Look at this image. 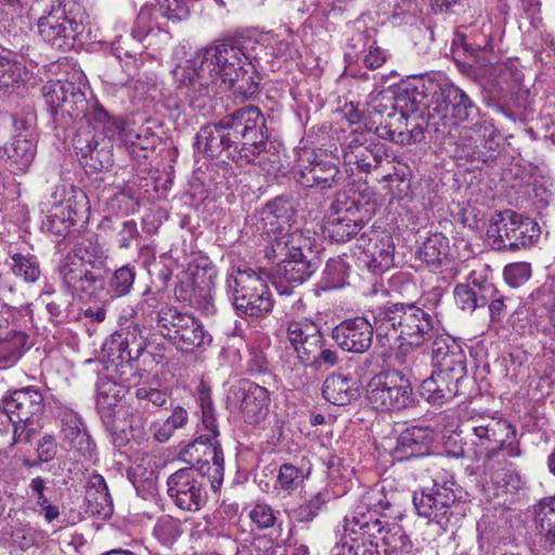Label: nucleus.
Segmentation results:
<instances>
[{"label": "nucleus", "instance_id": "32", "mask_svg": "<svg viewBox=\"0 0 555 555\" xmlns=\"http://www.w3.org/2000/svg\"><path fill=\"white\" fill-rule=\"evenodd\" d=\"M339 180V170L331 162L313 160L308 165L300 166L297 173V181L305 188H317L320 191H327L335 186Z\"/></svg>", "mask_w": 555, "mask_h": 555}, {"label": "nucleus", "instance_id": "60", "mask_svg": "<svg viewBox=\"0 0 555 555\" xmlns=\"http://www.w3.org/2000/svg\"><path fill=\"white\" fill-rule=\"evenodd\" d=\"M155 10L172 22L185 20L190 13L185 0H156Z\"/></svg>", "mask_w": 555, "mask_h": 555}, {"label": "nucleus", "instance_id": "35", "mask_svg": "<svg viewBox=\"0 0 555 555\" xmlns=\"http://www.w3.org/2000/svg\"><path fill=\"white\" fill-rule=\"evenodd\" d=\"M85 501L87 513L92 516L107 518L113 513V500L107 485L100 474H92L86 486Z\"/></svg>", "mask_w": 555, "mask_h": 555}, {"label": "nucleus", "instance_id": "59", "mask_svg": "<svg viewBox=\"0 0 555 555\" xmlns=\"http://www.w3.org/2000/svg\"><path fill=\"white\" fill-rule=\"evenodd\" d=\"M67 195L64 199L65 212L70 219L77 222V218H81L89 209V201L86 194L74 186L66 189Z\"/></svg>", "mask_w": 555, "mask_h": 555}, {"label": "nucleus", "instance_id": "55", "mask_svg": "<svg viewBox=\"0 0 555 555\" xmlns=\"http://www.w3.org/2000/svg\"><path fill=\"white\" fill-rule=\"evenodd\" d=\"M528 305L533 312L545 310L546 312L555 309V281H547L533 291L528 298Z\"/></svg>", "mask_w": 555, "mask_h": 555}, {"label": "nucleus", "instance_id": "19", "mask_svg": "<svg viewBox=\"0 0 555 555\" xmlns=\"http://www.w3.org/2000/svg\"><path fill=\"white\" fill-rule=\"evenodd\" d=\"M373 325L365 317L346 319L332 331V337L339 348L353 353L366 352L373 343Z\"/></svg>", "mask_w": 555, "mask_h": 555}, {"label": "nucleus", "instance_id": "39", "mask_svg": "<svg viewBox=\"0 0 555 555\" xmlns=\"http://www.w3.org/2000/svg\"><path fill=\"white\" fill-rule=\"evenodd\" d=\"M236 140L232 144L231 150L228 152V158L235 162L238 166L248 165L256 159L260 165L263 164L264 154H268V146H272L268 139H250V140Z\"/></svg>", "mask_w": 555, "mask_h": 555}, {"label": "nucleus", "instance_id": "41", "mask_svg": "<svg viewBox=\"0 0 555 555\" xmlns=\"http://www.w3.org/2000/svg\"><path fill=\"white\" fill-rule=\"evenodd\" d=\"M514 229L508 243L511 250L530 247L539 241L540 225L532 218L519 214Z\"/></svg>", "mask_w": 555, "mask_h": 555}, {"label": "nucleus", "instance_id": "40", "mask_svg": "<svg viewBox=\"0 0 555 555\" xmlns=\"http://www.w3.org/2000/svg\"><path fill=\"white\" fill-rule=\"evenodd\" d=\"M362 228L363 224L350 218L347 214L343 216L339 215L337 210L336 214L331 216L326 221L324 232L332 241L343 243L358 234Z\"/></svg>", "mask_w": 555, "mask_h": 555}, {"label": "nucleus", "instance_id": "21", "mask_svg": "<svg viewBox=\"0 0 555 555\" xmlns=\"http://www.w3.org/2000/svg\"><path fill=\"white\" fill-rule=\"evenodd\" d=\"M259 221L263 232L269 237V244L276 236L292 233V224L295 221L293 202L284 196L273 198L261 208Z\"/></svg>", "mask_w": 555, "mask_h": 555}, {"label": "nucleus", "instance_id": "46", "mask_svg": "<svg viewBox=\"0 0 555 555\" xmlns=\"http://www.w3.org/2000/svg\"><path fill=\"white\" fill-rule=\"evenodd\" d=\"M387 522L385 524V526ZM383 545L385 546V555H409L412 550V543L403 531V529L393 524L391 527L384 529L380 534Z\"/></svg>", "mask_w": 555, "mask_h": 555}, {"label": "nucleus", "instance_id": "6", "mask_svg": "<svg viewBox=\"0 0 555 555\" xmlns=\"http://www.w3.org/2000/svg\"><path fill=\"white\" fill-rule=\"evenodd\" d=\"M227 293L240 314L261 317L271 311L273 300L266 281L253 269L232 268Z\"/></svg>", "mask_w": 555, "mask_h": 555}, {"label": "nucleus", "instance_id": "10", "mask_svg": "<svg viewBox=\"0 0 555 555\" xmlns=\"http://www.w3.org/2000/svg\"><path fill=\"white\" fill-rule=\"evenodd\" d=\"M294 348L296 353L292 359L288 357L283 364V372L295 388L301 387L307 380L308 366L314 371H322L332 367L339 362V356L336 350L326 348L322 334L311 337L302 345Z\"/></svg>", "mask_w": 555, "mask_h": 555}, {"label": "nucleus", "instance_id": "34", "mask_svg": "<svg viewBox=\"0 0 555 555\" xmlns=\"http://www.w3.org/2000/svg\"><path fill=\"white\" fill-rule=\"evenodd\" d=\"M373 112L379 116L378 126L375 133L383 139L396 143H403L409 137L405 131L406 119L403 113H397L395 106L383 105L382 103L373 105Z\"/></svg>", "mask_w": 555, "mask_h": 555}, {"label": "nucleus", "instance_id": "53", "mask_svg": "<svg viewBox=\"0 0 555 555\" xmlns=\"http://www.w3.org/2000/svg\"><path fill=\"white\" fill-rule=\"evenodd\" d=\"M13 273L25 282H36L40 276V267L37 258L31 255L14 254L12 257Z\"/></svg>", "mask_w": 555, "mask_h": 555}, {"label": "nucleus", "instance_id": "36", "mask_svg": "<svg viewBox=\"0 0 555 555\" xmlns=\"http://www.w3.org/2000/svg\"><path fill=\"white\" fill-rule=\"evenodd\" d=\"M420 396L430 404L443 405L450 402L459 392V384L443 374L433 371L418 387Z\"/></svg>", "mask_w": 555, "mask_h": 555}, {"label": "nucleus", "instance_id": "44", "mask_svg": "<svg viewBox=\"0 0 555 555\" xmlns=\"http://www.w3.org/2000/svg\"><path fill=\"white\" fill-rule=\"evenodd\" d=\"M22 66L12 52L0 47V91L9 92L22 81Z\"/></svg>", "mask_w": 555, "mask_h": 555}, {"label": "nucleus", "instance_id": "33", "mask_svg": "<svg viewBox=\"0 0 555 555\" xmlns=\"http://www.w3.org/2000/svg\"><path fill=\"white\" fill-rule=\"evenodd\" d=\"M322 396L335 405L350 404L360 396L359 383L349 375L331 374L323 382Z\"/></svg>", "mask_w": 555, "mask_h": 555}, {"label": "nucleus", "instance_id": "25", "mask_svg": "<svg viewBox=\"0 0 555 555\" xmlns=\"http://www.w3.org/2000/svg\"><path fill=\"white\" fill-rule=\"evenodd\" d=\"M433 440L434 431L429 427H409L398 436L391 455L399 462L423 457L430 453Z\"/></svg>", "mask_w": 555, "mask_h": 555}, {"label": "nucleus", "instance_id": "4", "mask_svg": "<svg viewBox=\"0 0 555 555\" xmlns=\"http://www.w3.org/2000/svg\"><path fill=\"white\" fill-rule=\"evenodd\" d=\"M377 338L401 339L412 347H420L434 337L431 315L414 302H396L372 311Z\"/></svg>", "mask_w": 555, "mask_h": 555}, {"label": "nucleus", "instance_id": "26", "mask_svg": "<svg viewBox=\"0 0 555 555\" xmlns=\"http://www.w3.org/2000/svg\"><path fill=\"white\" fill-rule=\"evenodd\" d=\"M59 273L64 285L79 297L90 295L98 282L92 271L86 268L75 256L68 253L59 266Z\"/></svg>", "mask_w": 555, "mask_h": 555}, {"label": "nucleus", "instance_id": "38", "mask_svg": "<svg viewBox=\"0 0 555 555\" xmlns=\"http://www.w3.org/2000/svg\"><path fill=\"white\" fill-rule=\"evenodd\" d=\"M481 37L475 36L473 42L462 41L453 49V55L456 61L463 55H467L468 60H464L465 65L472 66L477 62L478 52L491 51L493 49V24L491 21L483 22L481 25Z\"/></svg>", "mask_w": 555, "mask_h": 555}, {"label": "nucleus", "instance_id": "17", "mask_svg": "<svg viewBox=\"0 0 555 555\" xmlns=\"http://www.w3.org/2000/svg\"><path fill=\"white\" fill-rule=\"evenodd\" d=\"M270 395L267 388L254 383L232 387L228 396L230 408L237 409L248 424L263 421L269 411Z\"/></svg>", "mask_w": 555, "mask_h": 555}, {"label": "nucleus", "instance_id": "45", "mask_svg": "<svg viewBox=\"0 0 555 555\" xmlns=\"http://www.w3.org/2000/svg\"><path fill=\"white\" fill-rule=\"evenodd\" d=\"M137 278L133 266L125 264L113 271L107 282V294L111 298H121L130 294Z\"/></svg>", "mask_w": 555, "mask_h": 555}, {"label": "nucleus", "instance_id": "2", "mask_svg": "<svg viewBox=\"0 0 555 555\" xmlns=\"http://www.w3.org/2000/svg\"><path fill=\"white\" fill-rule=\"evenodd\" d=\"M85 85L70 80H50L42 87L44 102L52 115L61 112L74 120H86L88 128H80L73 138V145L86 164L95 170H103L113 164L111 145L104 142L100 150L98 132L109 141L121 138L126 131V122L120 118H112L98 104H90L85 94Z\"/></svg>", "mask_w": 555, "mask_h": 555}, {"label": "nucleus", "instance_id": "11", "mask_svg": "<svg viewBox=\"0 0 555 555\" xmlns=\"http://www.w3.org/2000/svg\"><path fill=\"white\" fill-rule=\"evenodd\" d=\"M159 333L181 348L205 347L211 343V335L199 320L176 307H164L157 312Z\"/></svg>", "mask_w": 555, "mask_h": 555}, {"label": "nucleus", "instance_id": "18", "mask_svg": "<svg viewBox=\"0 0 555 555\" xmlns=\"http://www.w3.org/2000/svg\"><path fill=\"white\" fill-rule=\"evenodd\" d=\"M5 411L13 414L14 422L21 423L25 430L34 431L30 426L38 422L44 410V400L40 390L34 386L15 389L2 399Z\"/></svg>", "mask_w": 555, "mask_h": 555}, {"label": "nucleus", "instance_id": "61", "mask_svg": "<svg viewBox=\"0 0 555 555\" xmlns=\"http://www.w3.org/2000/svg\"><path fill=\"white\" fill-rule=\"evenodd\" d=\"M278 513L279 512L274 511L269 504L257 502L250 508L248 516L258 529L263 530L274 526Z\"/></svg>", "mask_w": 555, "mask_h": 555}, {"label": "nucleus", "instance_id": "13", "mask_svg": "<svg viewBox=\"0 0 555 555\" xmlns=\"http://www.w3.org/2000/svg\"><path fill=\"white\" fill-rule=\"evenodd\" d=\"M390 505L384 487H372L361 496L353 511L344 518L346 530L356 532L359 529L363 534H367V538L376 539L377 534L383 533L386 524L379 516Z\"/></svg>", "mask_w": 555, "mask_h": 555}, {"label": "nucleus", "instance_id": "9", "mask_svg": "<svg viewBox=\"0 0 555 555\" xmlns=\"http://www.w3.org/2000/svg\"><path fill=\"white\" fill-rule=\"evenodd\" d=\"M300 240L298 233H286L273 238L264 248L266 258L278 263V276L295 285L302 284L314 272L298 245Z\"/></svg>", "mask_w": 555, "mask_h": 555}, {"label": "nucleus", "instance_id": "12", "mask_svg": "<svg viewBox=\"0 0 555 555\" xmlns=\"http://www.w3.org/2000/svg\"><path fill=\"white\" fill-rule=\"evenodd\" d=\"M367 399L378 411H400L413 403L412 387L401 372L389 371L370 380Z\"/></svg>", "mask_w": 555, "mask_h": 555}, {"label": "nucleus", "instance_id": "15", "mask_svg": "<svg viewBox=\"0 0 555 555\" xmlns=\"http://www.w3.org/2000/svg\"><path fill=\"white\" fill-rule=\"evenodd\" d=\"M40 37L55 49L67 50L74 47L75 39L81 34V23L69 18L61 4L51 2L46 4L37 20Z\"/></svg>", "mask_w": 555, "mask_h": 555}, {"label": "nucleus", "instance_id": "62", "mask_svg": "<svg viewBox=\"0 0 555 555\" xmlns=\"http://www.w3.org/2000/svg\"><path fill=\"white\" fill-rule=\"evenodd\" d=\"M155 8L144 7L140 10L134 26L132 28V36L138 41H142L153 29L157 26V22L153 17Z\"/></svg>", "mask_w": 555, "mask_h": 555}, {"label": "nucleus", "instance_id": "28", "mask_svg": "<svg viewBox=\"0 0 555 555\" xmlns=\"http://www.w3.org/2000/svg\"><path fill=\"white\" fill-rule=\"evenodd\" d=\"M50 483L48 478L36 476L29 480L26 488L30 509L49 525L61 517L60 507L53 501V490Z\"/></svg>", "mask_w": 555, "mask_h": 555}, {"label": "nucleus", "instance_id": "7", "mask_svg": "<svg viewBox=\"0 0 555 555\" xmlns=\"http://www.w3.org/2000/svg\"><path fill=\"white\" fill-rule=\"evenodd\" d=\"M145 371L133 366L131 363L120 367V380L127 388H134V402L130 405L129 426L131 429H143L151 415L162 409H166L170 393L166 388H160L157 380L142 382Z\"/></svg>", "mask_w": 555, "mask_h": 555}, {"label": "nucleus", "instance_id": "16", "mask_svg": "<svg viewBox=\"0 0 555 555\" xmlns=\"http://www.w3.org/2000/svg\"><path fill=\"white\" fill-rule=\"evenodd\" d=\"M183 462L190 464L189 467L207 475V481L211 488L217 491L223 481V452L218 441L199 436L193 442L189 443L180 453Z\"/></svg>", "mask_w": 555, "mask_h": 555}, {"label": "nucleus", "instance_id": "58", "mask_svg": "<svg viewBox=\"0 0 555 555\" xmlns=\"http://www.w3.org/2000/svg\"><path fill=\"white\" fill-rule=\"evenodd\" d=\"M180 533V521L169 515L159 517L153 528V535L164 545L172 544Z\"/></svg>", "mask_w": 555, "mask_h": 555}, {"label": "nucleus", "instance_id": "37", "mask_svg": "<svg viewBox=\"0 0 555 555\" xmlns=\"http://www.w3.org/2000/svg\"><path fill=\"white\" fill-rule=\"evenodd\" d=\"M518 212L506 209L498 211L492 215L489 227L487 229V235L492 238L493 245L496 249H508L511 236L514 235V227L518 218Z\"/></svg>", "mask_w": 555, "mask_h": 555}, {"label": "nucleus", "instance_id": "23", "mask_svg": "<svg viewBox=\"0 0 555 555\" xmlns=\"http://www.w3.org/2000/svg\"><path fill=\"white\" fill-rule=\"evenodd\" d=\"M236 143L225 118L218 124L203 126L195 137L196 150L207 157L214 158L222 154L228 157L232 144Z\"/></svg>", "mask_w": 555, "mask_h": 555}, {"label": "nucleus", "instance_id": "3", "mask_svg": "<svg viewBox=\"0 0 555 555\" xmlns=\"http://www.w3.org/2000/svg\"><path fill=\"white\" fill-rule=\"evenodd\" d=\"M472 444L482 460V480L498 489L506 487L513 477L507 457L522 455L515 426L502 418L477 420L472 427Z\"/></svg>", "mask_w": 555, "mask_h": 555}, {"label": "nucleus", "instance_id": "54", "mask_svg": "<svg viewBox=\"0 0 555 555\" xmlns=\"http://www.w3.org/2000/svg\"><path fill=\"white\" fill-rule=\"evenodd\" d=\"M534 525L543 537L555 528V498L544 499L534 507Z\"/></svg>", "mask_w": 555, "mask_h": 555}, {"label": "nucleus", "instance_id": "43", "mask_svg": "<svg viewBox=\"0 0 555 555\" xmlns=\"http://www.w3.org/2000/svg\"><path fill=\"white\" fill-rule=\"evenodd\" d=\"M175 293L180 301L189 302L205 314H214L216 311L209 289H197L191 282H181Z\"/></svg>", "mask_w": 555, "mask_h": 555}, {"label": "nucleus", "instance_id": "64", "mask_svg": "<svg viewBox=\"0 0 555 555\" xmlns=\"http://www.w3.org/2000/svg\"><path fill=\"white\" fill-rule=\"evenodd\" d=\"M531 272L529 262H514L504 268V279L512 287H518L531 278Z\"/></svg>", "mask_w": 555, "mask_h": 555}, {"label": "nucleus", "instance_id": "14", "mask_svg": "<svg viewBox=\"0 0 555 555\" xmlns=\"http://www.w3.org/2000/svg\"><path fill=\"white\" fill-rule=\"evenodd\" d=\"M207 475L195 467H184L167 479V493L177 507L186 512L199 511L207 501Z\"/></svg>", "mask_w": 555, "mask_h": 555}, {"label": "nucleus", "instance_id": "31", "mask_svg": "<svg viewBox=\"0 0 555 555\" xmlns=\"http://www.w3.org/2000/svg\"><path fill=\"white\" fill-rule=\"evenodd\" d=\"M61 436L73 449L85 457H90L93 444L80 416L70 409L60 414Z\"/></svg>", "mask_w": 555, "mask_h": 555}, {"label": "nucleus", "instance_id": "51", "mask_svg": "<svg viewBox=\"0 0 555 555\" xmlns=\"http://www.w3.org/2000/svg\"><path fill=\"white\" fill-rule=\"evenodd\" d=\"M321 335L320 327L310 319L293 320L287 325V338L292 347L302 345L311 337Z\"/></svg>", "mask_w": 555, "mask_h": 555}, {"label": "nucleus", "instance_id": "42", "mask_svg": "<svg viewBox=\"0 0 555 555\" xmlns=\"http://www.w3.org/2000/svg\"><path fill=\"white\" fill-rule=\"evenodd\" d=\"M124 388H127L121 380L115 382L107 377L100 378L96 384V406L102 413L111 414L122 397Z\"/></svg>", "mask_w": 555, "mask_h": 555}, {"label": "nucleus", "instance_id": "50", "mask_svg": "<svg viewBox=\"0 0 555 555\" xmlns=\"http://www.w3.org/2000/svg\"><path fill=\"white\" fill-rule=\"evenodd\" d=\"M349 266L347 262L337 257L326 262L323 270L322 283L324 289L340 288L346 284Z\"/></svg>", "mask_w": 555, "mask_h": 555}, {"label": "nucleus", "instance_id": "63", "mask_svg": "<svg viewBox=\"0 0 555 555\" xmlns=\"http://www.w3.org/2000/svg\"><path fill=\"white\" fill-rule=\"evenodd\" d=\"M326 504L325 496L317 493L309 501L301 504L295 512L296 520L299 522H311Z\"/></svg>", "mask_w": 555, "mask_h": 555}, {"label": "nucleus", "instance_id": "1", "mask_svg": "<svg viewBox=\"0 0 555 555\" xmlns=\"http://www.w3.org/2000/svg\"><path fill=\"white\" fill-rule=\"evenodd\" d=\"M255 66L237 42L216 41L172 69L178 96L203 115L220 88L235 89L244 99L258 91Z\"/></svg>", "mask_w": 555, "mask_h": 555}, {"label": "nucleus", "instance_id": "52", "mask_svg": "<svg viewBox=\"0 0 555 555\" xmlns=\"http://www.w3.org/2000/svg\"><path fill=\"white\" fill-rule=\"evenodd\" d=\"M12 539L21 548L27 550L47 540L48 533L30 522H25L13 529Z\"/></svg>", "mask_w": 555, "mask_h": 555}, {"label": "nucleus", "instance_id": "5", "mask_svg": "<svg viewBox=\"0 0 555 555\" xmlns=\"http://www.w3.org/2000/svg\"><path fill=\"white\" fill-rule=\"evenodd\" d=\"M453 480L435 479L431 487H425L413 493V505L418 516L440 528L455 526L466 513V502L462 501L454 489Z\"/></svg>", "mask_w": 555, "mask_h": 555}, {"label": "nucleus", "instance_id": "22", "mask_svg": "<svg viewBox=\"0 0 555 555\" xmlns=\"http://www.w3.org/2000/svg\"><path fill=\"white\" fill-rule=\"evenodd\" d=\"M357 245L362 249L364 261L370 270L383 271L393 264L395 246L389 234L371 230L357 238Z\"/></svg>", "mask_w": 555, "mask_h": 555}, {"label": "nucleus", "instance_id": "20", "mask_svg": "<svg viewBox=\"0 0 555 555\" xmlns=\"http://www.w3.org/2000/svg\"><path fill=\"white\" fill-rule=\"evenodd\" d=\"M435 371L460 384L466 376V356L459 344L450 337H437L431 346Z\"/></svg>", "mask_w": 555, "mask_h": 555}, {"label": "nucleus", "instance_id": "49", "mask_svg": "<svg viewBox=\"0 0 555 555\" xmlns=\"http://www.w3.org/2000/svg\"><path fill=\"white\" fill-rule=\"evenodd\" d=\"M456 305L464 311L473 312L477 308L485 307L493 297L483 292L475 291L469 285L457 284L454 288Z\"/></svg>", "mask_w": 555, "mask_h": 555}, {"label": "nucleus", "instance_id": "8", "mask_svg": "<svg viewBox=\"0 0 555 555\" xmlns=\"http://www.w3.org/2000/svg\"><path fill=\"white\" fill-rule=\"evenodd\" d=\"M437 87L434 94L438 98L436 103H428L424 91H418L415 87V94L412 98L411 111L416 112L424 107L429 109V118L434 119L435 115L441 119H446L450 115L454 122H463L473 120L479 114V108L470 100V98L457 86L444 82L442 85H434Z\"/></svg>", "mask_w": 555, "mask_h": 555}, {"label": "nucleus", "instance_id": "27", "mask_svg": "<svg viewBox=\"0 0 555 555\" xmlns=\"http://www.w3.org/2000/svg\"><path fill=\"white\" fill-rule=\"evenodd\" d=\"M67 195L66 186L63 184L55 185L52 190L50 199L44 206H51L47 209V215L41 221V229L53 235L56 240L65 237L70 228L76 224L65 212L64 199Z\"/></svg>", "mask_w": 555, "mask_h": 555}, {"label": "nucleus", "instance_id": "30", "mask_svg": "<svg viewBox=\"0 0 555 555\" xmlns=\"http://www.w3.org/2000/svg\"><path fill=\"white\" fill-rule=\"evenodd\" d=\"M385 155V146L379 142L366 144L357 137L346 147L344 160L348 165H356L363 172H370L382 163Z\"/></svg>", "mask_w": 555, "mask_h": 555}, {"label": "nucleus", "instance_id": "48", "mask_svg": "<svg viewBox=\"0 0 555 555\" xmlns=\"http://www.w3.org/2000/svg\"><path fill=\"white\" fill-rule=\"evenodd\" d=\"M70 254L90 269L103 268L107 259L105 249L98 242L92 241L77 244Z\"/></svg>", "mask_w": 555, "mask_h": 555}, {"label": "nucleus", "instance_id": "57", "mask_svg": "<svg viewBox=\"0 0 555 555\" xmlns=\"http://www.w3.org/2000/svg\"><path fill=\"white\" fill-rule=\"evenodd\" d=\"M162 300L163 292L159 288L146 286V288L141 293L134 308L132 309V317H151L156 311Z\"/></svg>", "mask_w": 555, "mask_h": 555}, {"label": "nucleus", "instance_id": "47", "mask_svg": "<svg viewBox=\"0 0 555 555\" xmlns=\"http://www.w3.org/2000/svg\"><path fill=\"white\" fill-rule=\"evenodd\" d=\"M448 241L442 234L429 236L417 251L418 259L427 266H440L448 255Z\"/></svg>", "mask_w": 555, "mask_h": 555}, {"label": "nucleus", "instance_id": "24", "mask_svg": "<svg viewBox=\"0 0 555 555\" xmlns=\"http://www.w3.org/2000/svg\"><path fill=\"white\" fill-rule=\"evenodd\" d=\"M224 118L235 140L269 138L266 119L256 106H244Z\"/></svg>", "mask_w": 555, "mask_h": 555}, {"label": "nucleus", "instance_id": "29", "mask_svg": "<svg viewBox=\"0 0 555 555\" xmlns=\"http://www.w3.org/2000/svg\"><path fill=\"white\" fill-rule=\"evenodd\" d=\"M36 143L26 133L12 137L2 147L1 157L12 171L26 172L36 156Z\"/></svg>", "mask_w": 555, "mask_h": 555}, {"label": "nucleus", "instance_id": "56", "mask_svg": "<svg viewBox=\"0 0 555 555\" xmlns=\"http://www.w3.org/2000/svg\"><path fill=\"white\" fill-rule=\"evenodd\" d=\"M309 474V469L297 467L291 463H285L281 465L279 469L278 482L281 489L285 491H294L301 486Z\"/></svg>", "mask_w": 555, "mask_h": 555}]
</instances>
